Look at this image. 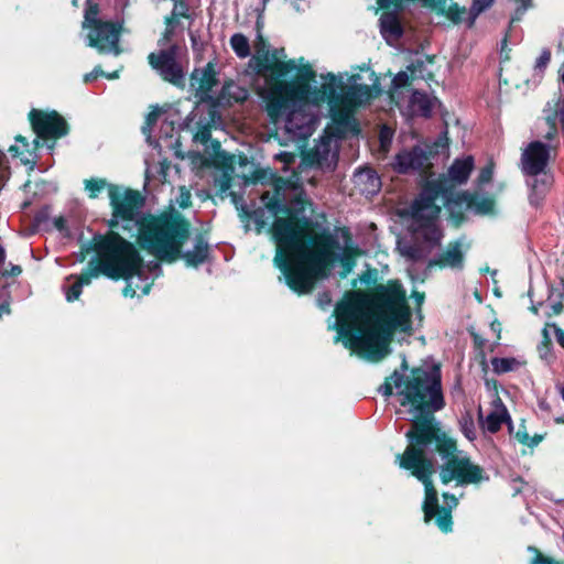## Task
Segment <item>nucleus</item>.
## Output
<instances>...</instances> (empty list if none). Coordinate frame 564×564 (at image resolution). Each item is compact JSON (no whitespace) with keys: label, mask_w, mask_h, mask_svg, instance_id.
<instances>
[{"label":"nucleus","mask_w":564,"mask_h":564,"mask_svg":"<svg viewBox=\"0 0 564 564\" xmlns=\"http://www.w3.org/2000/svg\"><path fill=\"white\" fill-rule=\"evenodd\" d=\"M335 341L371 361L389 354L395 330L410 328V308L401 284L380 285L373 295L354 291L335 307Z\"/></svg>","instance_id":"f257e3e1"},{"label":"nucleus","mask_w":564,"mask_h":564,"mask_svg":"<svg viewBox=\"0 0 564 564\" xmlns=\"http://www.w3.org/2000/svg\"><path fill=\"white\" fill-rule=\"evenodd\" d=\"M272 234L275 245L273 262L289 288L299 294L310 293L318 280L329 275L337 262L344 269L343 276L355 267L352 250L341 248L332 234L318 229L312 219H278Z\"/></svg>","instance_id":"f03ea898"},{"label":"nucleus","mask_w":564,"mask_h":564,"mask_svg":"<svg viewBox=\"0 0 564 564\" xmlns=\"http://www.w3.org/2000/svg\"><path fill=\"white\" fill-rule=\"evenodd\" d=\"M429 451H436L443 464L440 467L442 484L454 481L456 486L479 485L489 479L485 469L471 462L470 457L457 448L455 440L449 437L442 429L433 431L421 429L420 440L409 444L403 454H398L395 462L403 469L410 470L425 488L423 501L424 520L435 519L441 531L447 533L453 529L452 511L458 500L454 495L443 494V506L438 503L437 491L432 482L435 471L434 462L427 455Z\"/></svg>","instance_id":"7ed1b4c3"},{"label":"nucleus","mask_w":564,"mask_h":564,"mask_svg":"<svg viewBox=\"0 0 564 564\" xmlns=\"http://www.w3.org/2000/svg\"><path fill=\"white\" fill-rule=\"evenodd\" d=\"M283 48L258 63V73H265V85L258 88L264 109L275 126H282L292 141L305 140L317 122L316 105L310 102L311 86L315 77L312 67L303 58L284 61Z\"/></svg>","instance_id":"20e7f679"},{"label":"nucleus","mask_w":564,"mask_h":564,"mask_svg":"<svg viewBox=\"0 0 564 564\" xmlns=\"http://www.w3.org/2000/svg\"><path fill=\"white\" fill-rule=\"evenodd\" d=\"M399 397L402 406H409L413 414L412 427L405 436L409 444L420 440L421 429L440 430V423L434 417V412L445 406L442 390V376L437 366L431 369L422 367L413 368L408 373L401 375L398 370L387 378L380 386L379 392L384 397L393 394Z\"/></svg>","instance_id":"39448f33"},{"label":"nucleus","mask_w":564,"mask_h":564,"mask_svg":"<svg viewBox=\"0 0 564 564\" xmlns=\"http://www.w3.org/2000/svg\"><path fill=\"white\" fill-rule=\"evenodd\" d=\"M474 169L473 156L456 159L448 174L440 176L437 180L427 181L423 186L420 195L411 205L412 229L417 239H422L430 248L440 245L443 234L438 228L436 220L441 213V206L437 202H442L444 206L451 208L452 203L460 199L456 195L449 182L455 184H464L467 182Z\"/></svg>","instance_id":"423d86ee"},{"label":"nucleus","mask_w":564,"mask_h":564,"mask_svg":"<svg viewBox=\"0 0 564 564\" xmlns=\"http://www.w3.org/2000/svg\"><path fill=\"white\" fill-rule=\"evenodd\" d=\"M188 234V223L181 215L171 213L147 220L140 229L139 240L142 248L161 260L173 262L181 257L188 267H198L206 261L209 247L202 236H197L194 248L181 254Z\"/></svg>","instance_id":"0eeeda50"},{"label":"nucleus","mask_w":564,"mask_h":564,"mask_svg":"<svg viewBox=\"0 0 564 564\" xmlns=\"http://www.w3.org/2000/svg\"><path fill=\"white\" fill-rule=\"evenodd\" d=\"M86 251H94L96 260L93 259L88 263V270L78 276H74L75 282L72 285H64L65 296L68 302H73L79 297L84 285L90 284L91 280L98 278L100 274L106 276H118L124 274V267L119 265L115 260L118 247L108 239H102V235H94L91 241L88 243ZM73 279V275L67 278V281Z\"/></svg>","instance_id":"6e6552de"},{"label":"nucleus","mask_w":564,"mask_h":564,"mask_svg":"<svg viewBox=\"0 0 564 564\" xmlns=\"http://www.w3.org/2000/svg\"><path fill=\"white\" fill-rule=\"evenodd\" d=\"M327 79L323 89L329 98L330 117L338 126L350 129L356 126V109L370 102L373 97L372 89L366 84H355L338 95L339 83L335 75L328 74Z\"/></svg>","instance_id":"1a4fd4ad"},{"label":"nucleus","mask_w":564,"mask_h":564,"mask_svg":"<svg viewBox=\"0 0 564 564\" xmlns=\"http://www.w3.org/2000/svg\"><path fill=\"white\" fill-rule=\"evenodd\" d=\"M102 239H108L118 247V251L113 253L115 260L119 265L124 267V274L109 278L115 280L122 278L126 280L127 285L123 289V295L126 297H133L139 295L138 290L141 291V295L149 294L152 283L148 279L142 278V259L134 246L113 231L102 235Z\"/></svg>","instance_id":"9d476101"},{"label":"nucleus","mask_w":564,"mask_h":564,"mask_svg":"<svg viewBox=\"0 0 564 564\" xmlns=\"http://www.w3.org/2000/svg\"><path fill=\"white\" fill-rule=\"evenodd\" d=\"M261 200L263 203V207H259L254 209L250 214V218L253 220L257 232L260 234L262 229L267 227L270 220L273 219L270 235L271 240L273 241L272 229L274 223L281 218H292L296 221H303L304 219H310L308 217H299L297 215H292L290 208L284 204V196L280 192L279 188H275L272 194L269 192L261 195Z\"/></svg>","instance_id":"9b49d317"},{"label":"nucleus","mask_w":564,"mask_h":564,"mask_svg":"<svg viewBox=\"0 0 564 564\" xmlns=\"http://www.w3.org/2000/svg\"><path fill=\"white\" fill-rule=\"evenodd\" d=\"M88 29L86 42L89 47L96 48L100 54L117 56L121 53L119 40L122 32V22L102 21Z\"/></svg>","instance_id":"f8f14e48"},{"label":"nucleus","mask_w":564,"mask_h":564,"mask_svg":"<svg viewBox=\"0 0 564 564\" xmlns=\"http://www.w3.org/2000/svg\"><path fill=\"white\" fill-rule=\"evenodd\" d=\"M337 143L333 135L325 131L314 148L304 155L299 169L301 173L305 172L306 169L333 171L337 164Z\"/></svg>","instance_id":"ddd939ff"},{"label":"nucleus","mask_w":564,"mask_h":564,"mask_svg":"<svg viewBox=\"0 0 564 564\" xmlns=\"http://www.w3.org/2000/svg\"><path fill=\"white\" fill-rule=\"evenodd\" d=\"M109 199L112 208V215L109 220L111 228L124 221H134L140 203V196L137 192L110 185Z\"/></svg>","instance_id":"4468645a"},{"label":"nucleus","mask_w":564,"mask_h":564,"mask_svg":"<svg viewBox=\"0 0 564 564\" xmlns=\"http://www.w3.org/2000/svg\"><path fill=\"white\" fill-rule=\"evenodd\" d=\"M148 61L163 80L177 87L184 86L185 76L182 66L176 61V46L150 53Z\"/></svg>","instance_id":"2eb2a0df"},{"label":"nucleus","mask_w":564,"mask_h":564,"mask_svg":"<svg viewBox=\"0 0 564 564\" xmlns=\"http://www.w3.org/2000/svg\"><path fill=\"white\" fill-rule=\"evenodd\" d=\"M29 117L39 138L56 139L67 134V123L56 111L45 112L33 109Z\"/></svg>","instance_id":"dca6fc26"},{"label":"nucleus","mask_w":564,"mask_h":564,"mask_svg":"<svg viewBox=\"0 0 564 564\" xmlns=\"http://www.w3.org/2000/svg\"><path fill=\"white\" fill-rule=\"evenodd\" d=\"M555 149L542 141L530 142L521 154L522 172L525 175L546 174L551 152Z\"/></svg>","instance_id":"f3484780"},{"label":"nucleus","mask_w":564,"mask_h":564,"mask_svg":"<svg viewBox=\"0 0 564 564\" xmlns=\"http://www.w3.org/2000/svg\"><path fill=\"white\" fill-rule=\"evenodd\" d=\"M429 160L427 152L421 147L403 150L395 155L393 169L398 173H409L421 170Z\"/></svg>","instance_id":"a211bd4d"},{"label":"nucleus","mask_w":564,"mask_h":564,"mask_svg":"<svg viewBox=\"0 0 564 564\" xmlns=\"http://www.w3.org/2000/svg\"><path fill=\"white\" fill-rule=\"evenodd\" d=\"M464 251L459 241L448 243L447 248L437 257L429 261V268L462 269L464 264Z\"/></svg>","instance_id":"6ab92c4d"},{"label":"nucleus","mask_w":564,"mask_h":564,"mask_svg":"<svg viewBox=\"0 0 564 564\" xmlns=\"http://www.w3.org/2000/svg\"><path fill=\"white\" fill-rule=\"evenodd\" d=\"M528 186L531 188L529 200L532 206H540L546 193L552 186L553 176L550 173L539 175H528Z\"/></svg>","instance_id":"aec40b11"},{"label":"nucleus","mask_w":564,"mask_h":564,"mask_svg":"<svg viewBox=\"0 0 564 564\" xmlns=\"http://www.w3.org/2000/svg\"><path fill=\"white\" fill-rule=\"evenodd\" d=\"M492 405L494 409L485 417L479 411V420L484 430L496 433L505 422H510V416L500 399L496 400Z\"/></svg>","instance_id":"412c9836"},{"label":"nucleus","mask_w":564,"mask_h":564,"mask_svg":"<svg viewBox=\"0 0 564 564\" xmlns=\"http://www.w3.org/2000/svg\"><path fill=\"white\" fill-rule=\"evenodd\" d=\"M403 7L404 3L400 9L389 7L388 9L392 8L393 11L384 12L380 17V32L387 42L397 41L403 34V29L398 17V11L402 10Z\"/></svg>","instance_id":"4be33fe9"},{"label":"nucleus","mask_w":564,"mask_h":564,"mask_svg":"<svg viewBox=\"0 0 564 564\" xmlns=\"http://www.w3.org/2000/svg\"><path fill=\"white\" fill-rule=\"evenodd\" d=\"M217 84L215 66L208 63L192 74V86L200 94H208Z\"/></svg>","instance_id":"5701e85b"},{"label":"nucleus","mask_w":564,"mask_h":564,"mask_svg":"<svg viewBox=\"0 0 564 564\" xmlns=\"http://www.w3.org/2000/svg\"><path fill=\"white\" fill-rule=\"evenodd\" d=\"M355 184L366 195H375L379 192L381 182L377 173L372 169H364L355 173Z\"/></svg>","instance_id":"b1692460"},{"label":"nucleus","mask_w":564,"mask_h":564,"mask_svg":"<svg viewBox=\"0 0 564 564\" xmlns=\"http://www.w3.org/2000/svg\"><path fill=\"white\" fill-rule=\"evenodd\" d=\"M435 101L436 99L431 98L425 93L415 90L411 96L410 107L414 115L427 118L433 111Z\"/></svg>","instance_id":"393cba45"},{"label":"nucleus","mask_w":564,"mask_h":564,"mask_svg":"<svg viewBox=\"0 0 564 564\" xmlns=\"http://www.w3.org/2000/svg\"><path fill=\"white\" fill-rule=\"evenodd\" d=\"M423 67V62H415L408 66V70L410 72V75L408 72H399L392 79V87L394 89H399L401 87H404L408 85L410 76L412 79H415L417 77H421V68Z\"/></svg>","instance_id":"a878e982"},{"label":"nucleus","mask_w":564,"mask_h":564,"mask_svg":"<svg viewBox=\"0 0 564 564\" xmlns=\"http://www.w3.org/2000/svg\"><path fill=\"white\" fill-rule=\"evenodd\" d=\"M554 112H555L554 118H551V117L546 118V123L549 124V131L545 134V139H547V140H553L557 134L555 119H558V121L561 123L562 133L564 135V99H558L555 102Z\"/></svg>","instance_id":"bb28decb"},{"label":"nucleus","mask_w":564,"mask_h":564,"mask_svg":"<svg viewBox=\"0 0 564 564\" xmlns=\"http://www.w3.org/2000/svg\"><path fill=\"white\" fill-rule=\"evenodd\" d=\"M398 249L402 257L409 261L415 262L425 258L426 253L423 248L416 243H410L406 241H399Z\"/></svg>","instance_id":"cd10ccee"},{"label":"nucleus","mask_w":564,"mask_h":564,"mask_svg":"<svg viewBox=\"0 0 564 564\" xmlns=\"http://www.w3.org/2000/svg\"><path fill=\"white\" fill-rule=\"evenodd\" d=\"M230 47L239 58H246L250 55L249 40L242 33H235L231 35Z\"/></svg>","instance_id":"c85d7f7f"},{"label":"nucleus","mask_w":564,"mask_h":564,"mask_svg":"<svg viewBox=\"0 0 564 564\" xmlns=\"http://www.w3.org/2000/svg\"><path fill=\"white\" fill-rule=\"evenodd\" d=\"M520 362L516 358H492L491 366L496 373L501 375L509 371H513L518 368Z\"/></svg>","instance_id":"c756f323"},{"label":"nucleus","mask_w":564,"mask_h":564,"mask_svg":"<svg viewBox=\"0 0 564 564\" xmlns=\"http://www.w3.org/2000/svg\"><path fill=\"white\" fill-rule=\"evenodd\" d=\"M257 29H258V36H257V43H256V48H257V53L260 55L259 57L257 58H251V62H254V70L258 75H262L264 78L267 77V74L265 73H258L257 70V67H258V63L262 62L267 55L273 53L276 48L270 51L268 50L267 52H264L262 54V51L265 46V42H264V39L262 37L261 33H260V25H259V22L257 23ZM265 85V82L263 83L262 86Z\"/></svg>","instance_id":"7c9ffc66"},{"label":"nucleus","mask_w":564,"mask_h":564,"mask_svg":"<svg viewBox=\"0 0 564 564\" xmlns=\"http://www.w3.org/2000/svg\"><path fill=\"white\" fill-rule=\"evenodd\" d=\"M98 13H99L98 4L93 3L89 0H87V8H86L85 14H84L83 28L88 29V28L97 24V22H102L104 20L98 18Z\"/></svg>","instance_id":"2f4dec72"},{"label":"nucleus","mask_w":564,"mask_h":564,"mask_svg":"<svg viewBox=\"0 0 564 564\" xmlns=\"http://www.w3.org/2000/svg\"><path fill=\"white\" fill-rule=\"evenodd\" d=\"M494 3V0H474L470 10H467L466 20L473 25L476 18Z\"/></svg>","instance_id":"473e14b6"},{"label":"nucleus","mask_w":564,"mask_h":564,"mask_svg":"<svg viewBox=\"0 0 564 564\" xmlns=\"http://www.w3.org/2000/svg\"><path fill=\"white\" fill-rule=\"evenodd\" d=\"M110 185L102 178H90L85 181V189L90 198H97L99 194Z\"/></svg>","instance_id":"72a5a7b5"},{"label":"nucleus","mask_w":564,"mask_h":564,"mask_svg":"<svg viewBox=\"0 0 564 564\" xmlns=\"http://www.w3.org/2000/svg\"><path fill=\"white\" fill-rule=\"evenodd\" d=\"M191 192L185 186H182L180 187L178 195L175 198V204L180 208H187L191 205Z\"/></svg>","instance_id":"f704fd0d"},{"label":"nucleus","mask_w":564,"mask_h":564,"mask_svg":"<svg viewBox=\"0 0 564 564\" xmlns=\"http://www.w3.org/2000/svg\"><path fill=\"white\" fill-rule=\"evenodd\" d=\"M551 61V52L547 48L542 50L540 56L535 61L534 69L543 73Z\"/></svg>","instance_id":"c9c22d12"},{"label":"nucleus","mask_w":564,"mask_h":564,"mask_svg":"<svg viewBox=\"0 0 564 564\" xmlns=\"http://www.w3.org/2000/svg\"><path fill=\"white\" fill-rule=\"evenodd\" d=\"M188 4L185 0H176L174 1V7L171 14L177 19L188 18Z\"/></svg>","instance_id":"e433bc0d"},{"label":"nucleus","mask_w":564,"mask_h":564,"mask_svg":"<svg viewBox=\"0 0 564 564\" xmlns=\"http://www.w3.org/2000/svg\"><path fill=\"white\" fill-rule=\"evenodd\" d=\"M160 116V109L154 107L145 118V124L142 127V131L144 134H149L152 127L156 123L158 118Z\"/></svg>","instance_id":"4c0bfd02"},{"label":"nucleus","mask_w":564,"mask_h":564,"mask_svg":"<svg viewBox=\"0 0 564 564\" xmlns=\"http://www.w3.org/2000/svg\"><path fill=\"white\" fill-rule=\"evenodd\" d=\"M15 141L20 142L22 145H11L9 148V152L13 156H21L24 154V152H28L29 143L26 142V139L21 135H17Z\"/></svg>","instance_id":"58836bf2"},{"label":"nucleus","mask_w":564,"mask_h":564,"mask_svg":"<svg viewBox=\"0 0 564 564\" xmlns=\"http://www.w3.org/2000/svg\"><path fill=\"white\" fill-rule=\"evenodd\" d=\"M494 175V164L488 163L486 166H484L478 175V183L480 185L487 184L491 181Z\"/></svg>","instance_id":"ea45409f"},{"label":"nucleus","mask_w":564,"mask_h":564,"mask_svg":"<svg viewBox=\"0 0 564 564\" xmlns=\"http://www.w3.org/2000/svg\"><path fill=\"white\" fill-rule=\"evenodd\" d=\"M379 140L381 148L387 150L392 140V131L388 127H382L380 130Z\"/></svg>","instance_id":"a19ab883"},{"label":"nucleus","mask_w":564,"mask_h":564,"mask_svg":"<svg viewBox=\"0 0 564 564\" xmlns=\"http://www.w3.org/2000/svg\"><path fill=\"white\" fill-rule=\"evenodd\" d=\"M517 3H520V6L516 9L514 17L512 18V21H518L521 19V17L524 14V12L532 6V0H513Z\"/></svg>","instance_id":"79ce46f5"},{"label":"nucleus","mask_w":564,"mask_h":564,"mask_svg":"<svg viewBox=\"0 0 564 564\" xmlns=\"http://www.w3.org/2000/svg\"><path fill=\"white\" fill-rule=\"evenodd\" d=\"M494 200L490 198H481L475 203V206L478 212L482 214H488L494 209Z\"/></svg>","instance_id":"37998d69"},{"label":"nucleus","mask_w":564,"mask_h":564,"mask_svg":"<svg viewBox=\"0 0 564 564\" xmlns=\"http://www.w3.org/2000/svg\"><path fill=\"white\" fill-rule=\"evenodd\" d=\"M212 138V133L208 127H203L197 133L195 134V140L206 144Z\"/></svg>","instance_id":"c03bdc74"},{"label":"nucleus","mask_w":564,"mask_h":564,"mask_svg":"<svg viewBox=\"0 0 564 564\" xmlns=\"http://www.w3.org/2000/svg\"><path fill=\"white\" fill-rule=\"evenodd\" d=\"M295 154L292 152H280L275 155V159L283 162L285 165L293 164L295 162Z\"/></svg>","instance_id":"a18cd8bd"},{"label":"nucleus","mask_w":564,"mask_h":564,"mask_svg":"<svg viewBox=\"0 0 564 564\" xmlns=\"http://www.w3.org/2000/svg\"><path fill=\"white\" fill-rule=\"evenodd\" d=\"M463 432H464L465 436L469 441H474L476 438V432H475V427H474V422L471 420L466 421L463 424Z\"/></svg>","instance_id":"49530a36"},{"label":"nucleus","mask_w":564,"mask_h":564,"mask_svg":"<svg viewBox=\"0 0 564 564\" xmlns=\"http://www.w3.org/2000/svg\"><path fill=\"white\" fill-rule=\"evenodd\" d=\"M564 305L561 301L554 302L550 305V311L547 312V316H556L563 312Z\"/></svg>","instance_id":"de8ad7c7"},{"label":"nucleus","mask_w":564,"mask_h":564,"mask_svg":"<svg viewBox=\"0 0 564 564\" xmlns=\"http://www.w3.org/2000/svg\"><path fill=\"white\" fill-rule=\"evenodd\" d=\"M104 75V70L100 68V66H96L90 73L86 74L84 76L85 83H90L94 79H96L98 76Z\"/></svg>","instance_id":"09e8293b"},{"label":"nucleus","mask_w":564,"mask_h":564,"mask_svg":"<svg viewBox=\"0 0 564 564\" xmlns=\"http://www.w3.org/2000/svg\"><path fill=\"white\" fill-rule=\"evenodd\" d=\"M317 302H318V305L324 308L330 304V302H332L330 295L328 293L324 292V293L319 294Z\"/></svg>","instance_id":"8fccbe9b"},{"label":"nucleus","mask_w":564,"mask_h":564,"mask_svg":"<svg viewBox=\"0 0 564 564\" xmlns=\"http://www.w3.org/2000/svg\"><path fill=\"white\" fill-rule=\"evenodd\" d=\"M165 28L176 29L178 25V19L170 14L164 19Z\"/></svg>","instance_id":"3c124183"},{"label":"nucleus","mask_w":564,"mask_h":564,"mask_svg":"<svg viewBox=\"0 0 564 564\" xmlns=\"http://www.w3.org/2000/svg\"><path fill=\"white\" fill-rule=\"evenodd\" d=\"M552 326L554 327V330H555V337H556V340L557 343L564 347V330L561 329L560 327H557L555 324H552Z\"/></svg>","instance_id":"603ef678"},{"label":"nucleus","mask_w":564,"mask_h":564,"mask_svg":"<svg viewBox=\"0 0 564 564\" xmlns=\"http://www.w3.org/2000/svg\"><path fill=\"white\" fill-rule=\"evenodd\" d=\"M175 30L171 28H165L164 33L160 42H169L171 41L172 36L174 35Z\"/></svg>","instance_id":"864d4df0"},{"label":"nucleus","mask_w":564,"mask_h":564,"mask_svg":"<svg viewBox=\"0 0 564 564\" xmlns=\"http://www.w3.org/2000/svg\"><path fill=\"white\" fill-rule=\"evenodd\" d=\"M518 440L522 443L529 446L530 437L527 433L521 434L520 432L517 434Z\"/></svg>","instance_id":"5fc2aeb1"},{"label":"nucleus","mask_w":564,"mask_h":564,"mask_svg":"<svg viewBox=\"0 0 564 564\" xmlns=\"http://www.w3.org/2000/svg\"><path fill=\"white\" fill-rule=\"evenodd\" d=\"M542 440H543L542 435H534L532 438H530L529 446L530 447L536 446Z\"/></svg>","instance_id":"6e6d98bb"},{"label":"nucleus","mask_w":564,"mask_h":564,"mask_svg":"<svg viewBox=\"0 0 564 564\" xmlns=\"http://www.w3.org/2000/svg\"><path fill=\"white\" fill-rule=\"evenodd\" d=\"M295 203H296L297 214L303 213L304 212V202H303L302 197H299Z\"/></svg>","instance_id":"4d7b16f0"},{"label":"nucleus","mask_w":564,"mask_h":564,"mask_svg":"<svg viewBox=\"0 0 564 564\" xmlns=\"http://www.w3.org/2000/svg\"><path fill=\"white\" fill-rule=\"evenodd\" d=\"M102 76H105V77H106V78H108V79H116V78H118V77H119V70H115V72H112V73H105V72H104V75H102Z\"/></svg>","instance_id":"13d9d810"},{"label":"nucleus","mask_w":564,"mask_h":564,"mask_svg":"<svg viewBox=\"0 0 564 564\" xmlns=\"http://www.w3.org/2000/svg\"><path fill=\"white\" fill-rule=\"evenodd\" d=\"M149 268H150V270H151V271H153V272H155V271H160V270H161V268H160V263H159V262H156V261H155V262H151V263L149 264ZM159 274H160V272H158V273H156V275H159Z\"/></svg>","instance_id":"bf43d9fd"},{"label":"nucleus","mask_w":564,"mask_h":564,"mask_svg":"<svg viewBox=\"0 0 564 564\" xmlns=\"http://www.w3.org/2000/svg\"><path fill=\"white\" fill-rule=\"evenodd\" d=\"M416 303L420 305L424 300V294L420 292H413Z\"/></svg>","instance_id":"052dcab7"},{"label":"nucleus","mask_w":564,"mask_h":564,"mask_svg":"<svg viewBox=\"0 0 564 564\" xmlns=\"http://www.w3.org/2000/svg\"><path fill=\"white\" fill-rule=\"evenodd\" d=\"M21 272H22V270H21V268L19 265H14L11 269V274L12 275H19Z\"/></svg>","instance_id":"680f3d73"},{"label":"nucleus","mask_w":564,"mask_h":564,"mask_svg":"<svg viewBox=\"0 0 564 564\" xmlns=\"http://www.w3.org/2000/svg\"><path fill=\"white\" fill-rule=\"evenodd\" d=\"M246 98H247V91H246L245 89H241V90H240V96H239V97H237L236 99H237V100H239V99H240V100H245Z\"/></svg>","instance_id":"e2e57ef3"},{"label":"nucleus","mask_w":564,"mask_h":564,"mask_svg":"<svg viewBox=\"0 0 564 564\" xmlns=\"http://www.w3.org/2000/svg\"><path fill=\"white\" fill-rule=\"evenodd\" d=\"M539 305H541V303H539L538 305L535 304H532L530 310L533 314H538L539 313Z\"/></svg>","instance_id":"0e129e2a"},{"label":"nucleus","mask_w":564,"mask_h":564,"mask_svg":"<svg viewBox=\"0 0 564 564\" xmlns=\"http://www.w3.org/2000/svg\"><path fill=\"white\" fill-rule=\"evenodd\" d=\"M4 249L0 246V262L4 260Z\"/></svg>","instance_id":"69168bd1"},{"label":"nucleus","mask_w":564,"mask_h":564,"mask_svg":"<svg viewBox=\"0 0 564 564\" xmlns=\"http://www.w3.org/2000/svg\"><path fill=\"white\" fill-rule=\"evenodd\" d=\"M402 368H403L404 370H406V369H408V366H406V361H405V359H404V360H403V362H402Z\"/></svg>","instance_id":"338daca9"},{"label":"nucleus","mask_w":564,"mask_h":564,"mask_svg":"<svg viewBox=\"0 0 564 564\" xmlns=\"http://www.w3.org/2000/svg\"><path fill=\"white\" fill-rule=\"evenodd\" d=\"M561 397H562V399L564 400V386H563V387H562V389H561Z\"/></svg>","instance_id":"774afa93"}]
</instances>
